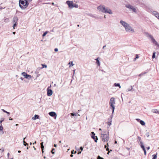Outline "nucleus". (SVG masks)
Instances as JSON below:
<instances>
[{
  "label": "nucleus",
  "mask_w": 159,
  "mask_h": 159,
  "mask_svg": "<svg viewBox=\"0 0 159 159\" xmlns=\"http://www.w3.org/2000/svg\"><path fill=\"white\" fill-rule=\"evenodd\" d=\"M126 149L128 150L129 151V155H130V151H129V149H130V148H128V147H126Z\"/></svg>",
  "instance_id": "nucleus-43"
},
{
  "label": "nucleus",
  "mask_w": 159,
  "mask_h": 159,
  "mask_svg": "<svg viewBox=\"0 0 159 159\" xmlns=\"http://www.w3.org/2000/svg\"><path fill=\"white\" fill-rule=\"evenodd\" d=\"M107 131H103L101 133V138L102 141L104 142H107L109 139V132H107Z\"/></svg>",
  "instance_id": "nucleus-3"
},
{
  "label": "nucleus",
  "mask_w": 159,
  "mask_h": 159,
  "mask_svg": "<svg viewBox=\"0 0 159 159\" xmlns=\"http://www.w3.org/2000/svg\"><path fill=\"white\" fill-rule=\"evenodd\" d=\"M153 14L154 15H158V19L159 20V13L156 11H153Z\"/></svg>",
  "instance_id": "nucleus-22"
},
{
  "label": "nucleus",
  "mask_w": 159,
  "mask_h": 159,
  "mask_svg": "<svg viewBox=\"0 0 159 159\" xmlns=\"http://www.w3.org/2000/svg\"><path fill=\"white\" fill-rule=\"evenodd\" d=\"M106 145H107V147L109 146V144H108V143H107Z\"/></svg>",
  "instance_id": "nucleus-63"
},
{
  "label": "nucleus",
  "mask_w": 159,
  "mask_h": 159,
  "mask_svg": "<svg viewBox=\"0 0 159 159\" xmlns=\"http://www.w3.org/2000/svg\"><path fill=\"white\" fill-rule=\"evenodd\" d=\"M57 146V144H54V147H56Z\"/></svg>",
  "instance_id": "nucleus-55"
},
{
  "label": "nucleus",
  "mask_w": 159,
  "mask_h": 159,
  "mask_svg": "<svg viewBox=\"0 0 159 159\" xmlns=\"http://www.w3.org/2000/svg\"><path fill=\"white\" fill-rule=\"evenodd\" d=\"M9 19L7 18L5 20V21L6 22H7L9 21Z\"/></svg>",
  "instance_id": "nucleus-46"
},
{
  "label": "nucleus",
  "mask_w": 159,
  "mask_h": 159,
  "mask_svg": "<svg viewBox=\"0 0 159 159\" xmlns=\"http://www.w3.org/2000/svg\"><path fill=\"white\" fill-rule=\"evenodd\" d=\"M22 75L28 80L30 79L31 78V76L30 75L27 74L25 72H22Z\"/></svg>",
  "instance_id": "nucleus-11"
},
{
  "label": "nucleus",
  "mask_w": 159,
  "mask_h": 159,
  "mask_svg": "<svg viewBox=\"0 0 159 159\" xmlns=\"http://www.w3.org/2000/svg\"><path fill=\"white\" fill-rule=\"evenodd\" d=\"M136 120L139 122L141 120L140 119H136Z\"/></svg>",
  "instance_id": "nucleus-48"
},
{
  "label": "nucleus",
  "mask_w": 159,
  "mask_h": 159,
  "mask_svg": "<svg viewBox=\"0 0 159 159\" xmlns=\"http://www.w3.org/2000/svg\"><path fill=\"white\" fill-rule=\"evenodd\" d=\"M139 57L138 54H136L135 56V57L134 58V60H135L136 59H138Z\"/></svg>",
  "instance_id": "nucleus-35"
},
{
  "label": "nucleus",
  "mask_w": 159,
  "mask_h": 159,
  "mask_svg": "<svg viewBox=\"0 0 159 159\" xmlns=\"http://www.w3.org/2000/svg\"><path fill=\"white\" fill-rule=\"evenodd\" d=\"M120 23L125 28L126 27L127 25L128 24L125 21H123L122 20H121L120 21Z\"/></svg>",
  "instance_id": "nucleus-12"
},
{
  "label": "nucleus",
  "mask_w": 159,
  "mask_h": 159,
  "mask_svg": "<svg viewBox=\"0 0 159 159\" xmlns=\"http://www.w3.org/2000/svg\"><path fill=\"white\" fill-rule=\"evenodd\" d=\"M39 116L37 115H35L33 117H32V119L33 120H35L38 119L39 118Z\"/></svg>",
  "instance_id": "nucleus-24"
},
{
  "label": "nucleus",
  "mask_w": 159,
  "mask_h": 159,
  "mask_svg": "<svg viewBox=\"0 0 159 159\" xmlns=\"http://www.w3.org/2000/svg\"><path fill=\"white\" fill-rule=\"evenodd\" d=\"M125 30L127 32H130L134 33V30L133 29L129 24H128L126 27L125 28Z\"/></svg>",
  "instance_id": "nucleus-7"
},
{
  "label": "nucleus",
  "mask_w": 159,
  "mask_h": 159,
  "mask_svg": "<svg viewBox=\"0 0 159 159\" xmlns=\"http://www.w3.org/2000/svg\"><path fill=\"white\" fill-rule=\"evenodd\" d=\"M68 64L69 65V67H71L74 65V64L73 63L72 61L69 62L68 63Z\"/></svg>",
  "instance_id": "nucleus-27"
},
{
  "label": "nucleus",
  "mask_w": 159,
  "mask_h": 159,
  "mask_svg": "<svg viewBox=\"0 0 159 159\" xmlns=\"http://www.w3.org/2000/svg\"><path fill=\"white\" fill-rule=\"evenodd\" d=\"M136 120L139 122L141 120L140 119H136Z\"/></svg>",
  "instance_id": "nucleus-47"
},
{
  "label": "nucleus",
  "mask_w": 159,
  "mask_h": 159,
  "mask_svg": "<svg viewBox=\"0 0 159 159\" xmlns=\"http://www.w3.org/2000/svg\"><path fill=\"white\" fill-rule=\"evenodd\" d=\"M42 66H43V67L42 68H46L47 67V66L45 64H42Z\"/></svg>",
  "instance_id": "nucleus-36"
},
{
  "label": "nucleus",
  "mask_w": 159,
  "mask_h": 159,
  "mask_svg": "<svg viewBox=\"0 0 159 159\" xmlns=\"http://www.w3.org/2000/svg\"><path fill=\"white\" fill-rule=\"evenodd\" d=\"M2 111L3 112H5V113H6V111H5V110H4V109H2Z\"/></svg>",
  "instance_id": "nucleus-53"
},
{
  "label": "nucleus",
  "mask_w": 159,
  "mask_h": 159,
  "mask_svg": "<svg viewBox=\"0 0 159 159\" xmlns=\"http://www.w3.org/2000/svg\"><path fill=\"white\" fill-rule=\"evenodd\" d=\"M149 37L151 38L152 42L155 44V46H159V44L152 35H150Z\"/></svg>",
  "instance_id": "nucleus-10"
},
{
  "label": "nucleus",
  "mask_w": 159,
  "mask_h": 159,
  "mask_svg": "<svg viewBox=\"0 0 159 159\" xmlns=\"http://www.w3.org/2000/svg\"><path fill=\"white\" fill-rule=\"evenodd\" d=\"M141 75H142V73H141V74H139V76H141Z\"/></svg>",
  "instance_id": "nucleus-56"
},
{
  "label": "nucleus",
  "mask_w": 159,
  "mask_h": 159,
  "mask_svg": "<svg viewBox=\"0 0 159 159\" xmlns=\"http://www.w3.org/2000/svg\"><path fill=\"white\" fill-rule=\"evenodd\" d=\"M138 144L140 145L141 148L142 149L145 147L143 142L139 143H138Z\"/></svg>",
  "instance_id": "nucleus-20"
},
{
  "label": "nucleus",
  "mask_w": 159,
  "mask_h": 159,
  "mask_svg": "<svg viewBox=\"0 0 159 159\" xmlns=\"http://www.w3.org/2000/svg\"><path fill=\"white\" fill-rule=\"evenodd\" d=\"M146 135L147 137H148L149 136V133L147 132L146 134Z\"/></svg>",
  "instance_id": "nucleus-41"
},
{
  "label": "nucleus",
  "mask_w": 159,
  "mask_h": 159,
  "mask_svg": "<svg viewBox=\"0 0 159 159\" xmlns=\"http://www.w3.org/2000/svg\"><path fill=\"white\" fill-rule=\"evenodd\" d=\"M146 148L147 149V150H148L150 149V148L149 146L148 147H146Z\"/></svg>",
  "instance_id": "nucleus-51"
},
{
  "label": "nucleus",
  "mask_w": 159,
  "mask_h": 159,
  "mask_svg": "<svg viewBox=\"0 0 159 159\" xmlns=\"http://www.w3.org/2000/svg\"><path fill=\"white\" fill-rule=\"evenodd\" d=\"M18 21V17L16 16H15L13 18L12 21L14 23L17 22Z\"/></svg>",
  "instance_id": "nucleus-15"
},
{
  "label": "nucleus",
  "mask_w": 159,
  "mask_h": 159,
  "mask_svg": "<svg viewBox=\"0 0 159 159\" xmlns=\"http://www.w3.org/2000/svg\"><path fill=\"white\" fill-rule=\"evenodd\" d=\"M49 115L52 117H54V116H56L55 118V119L56 118V114L54 112H50L49 113Z\"/></svg>",
  "instance_id": "nucleus-13"
},
{
  "label": "nucleus",
  "mask_w": 159,
  "mask_h": 159,
  "mask_svg": "<svg viewBox=\"0 0 159 159\" xmlns=\"http://www.w3.org/2000/svg\"><path fill=\"white\" fill-rule=\"evenodd\" d=\"M97 159H104L103 157H100L99 155H98L97 157Z\"/></svg>",
  "instance_id": "nucleus-38"
},
{
  "label": "nucleus",
  "mask_w": 159,
  "mask_h": 159,
  "mask_svg": "<svg viewBox=\"0 0 159 159\" xmlns=\"http://www.w3.org/2000/svg\"><path fill=\"white\" fill-rule=\"evenodd\" d=\"M41 148L42 150H43V149L44 148V147L43 145H41Z\"/></svg>",
  "instance_id": "nucleus-44"
},
{
  "label": "nucleus",
  "mask_w": 159,
  "mask_h": 159,
  "mask_svg": "<svg viewBox=\"0 0 159 159\" xmlns=\"http://www.w3.org/2000/svg\"><path fill=\"white\" fill-rule=\"evenodd\" d=\"M106 150L107 151H109V148L108 147H107L106 148Z\"/></svg>",
  "instance_id": "nucleus-52"
},
{
  "label": "nucleus",
  "mask_w": 159,
  "mask_h": 159,
  "mask_svg": "<svg viewBox=\"0 0 159 159\" xmlns=\"http://www.w3.org/2000/svg\"><path fill=\"white\" fill-rule=\"evenodd\" d=\"M97 9L102 13H108L110 14H112V12L111 10L107 7H106L104 5H100L97 7Z\"/></svg>",
  "instance_id": "nucleus-1"
},
{
  "label": "nucleus",
  "mask_w": 159,
  "mask_h": 159,
  "mask_svg": "<svg viewBox=\"0 0 159 159\" xmlns=\"http://www.w3.org/2000/svg\"><path fill=\"white\" fill-rule=\"evenodd\" d=\"M106 47V45H105L103 47H102V49H104V48Z\"/></svg>",
  "instance_id": "nucleus-58"
},
{
  "label": "nucleus",
  "mask_w": 159,
  "mask_h": 159,
  "mask_svg": "<svg viewBox=\"0 0 159 159\" xmlns=\"http://www.w3.org/2000/svg\"><path fill=\"white\" fill-rule=\"evenodd\" d=\"M25 138H26L25 137L23 139V143H24L23 144L24 145H25V146H28V144L26 143V142L24 140Z\"/></svg>",
  "instance_id": "nucleus-30"
},
{
  "label": "nucleus",
  "mask_w": 159,
  "mask_h": 159,
  "mask_svg": "<svg viewBox=\"0 0 159 159\" xmlns=\"http://www.w3.org/2000/svg\"><path fill=\"white\" fill-rule=\"evenodd\" d=\"M55 150V149L54 148H53L52 150V151H51L52 153L53 154H54L55 153L54 152H53V151H54Z\"/></svg>",
  "instance_id": "nucleus-45"
},
{
  "label": "nucleus",
  "mask_w": 159,
  "mask_h": 159,
  "mask_svg": "<svg viewBox=\"0 0 159 159\" xmlns=\"http://www.w3.org/2000/svg\"><path fill=\"white\" fill-rule=\"evenodd\" d=\"M152 112L154 113H158V111L157 109H152Z\"/></svg>",
  "instance_id": "nucleus-28"
},
{
  "label": "nucleus",
  "mask_w": 159,
  "mask_h": 159,
  "mask_svg": "<svg viewBox=\"0 0 159 159\" xmlns=\"http://www.w3.org/2000/svg\"><path fill=\"white\" fill-rule=\"evenodd\" d=\"M74 150H73L71 151V154H73L74 153Z\"/></svg>",
  "instance_id": "nucleus-57"
},
{
  "label": "nucleus",
  "mask_w": 159,
  "mask_h": 159,
  "mask_svg": "<svg viewBox=\"0 0 159 159\" xmlns=\"http://www.w3.org/2000/svg\"><path fill=\"white\" fill-rule=\"evenodd\" d=\"M48 33V31H46L45 33H44L43 35H42V36L43 37H44L46 35V34Z\"/></svg>",
  "instance_id": "nucleus-37"
},
{
  "label": "nucleus",
  "mask_w": 159,
  "mask_h": 159,
  "mask_svg": "<svg viewBox=\"0 0 159 159\" xmlns=\"http://www.w3.org/2000/svg\"><path fill=\"white\" fill-rule=\"evenodd\" d=\"M155 54H156V52H153L152 55V58H155Z\"/></svg>",
  "instance_id": "nucleus-33"
},
{
  "label": "nucleus",
  "mask_w": 159,
  "mask_h": 159,
  "mask_svg": "<svg viewBox=\"0 0 159 159\" xmlns=\"http://www.w3.org/2000/svg\"><path fill=\"white\" fill-rule=\"evenodd\" d=\"M139 123L142 125L144 126L145 125V123L143 120H141L139 122Z\"/></svg>",
  "instance_id": "nucleus-26"
},
{
  "label": "nucleus",
  "mask_w": 159,
  "mask_h": 159,
  "mask_svg": "<svg viewBox=\"0 0 159 159\" xmlns=\"http://www.w3.org/2000/svg\"><path fill=\"white\" fill-rule=\"evenodd\" d=\"M41 145H43V142H41L40 143Z\"/></svg>",
  "instance_id": "nucleus-59"
},
{
  "label": "nucleus",
  "mask_w": 159,
  "mask_h": 159,
  "mask_svg": "<svg viewBox=\"0 0 159 159\" xmlns=\"http://www.w3.org/2000/svg\"><path fill=\"white\" fill-rule=\"evenodd\" d=\"M4 151V149H2V150H1V149H0V152H3Z\"/></svg>",
  "instance_id": "nucleus-49"
},
{
  "label": "nucleus",
  "mask_w": 159,
  "mask_h": 159,
  "mask_svg": "<svg viewBox=\"0 0 159 159\" xmlns=\"http://www.w3.org/2000/svg\"><path fill=\"white\" fill-rule=\"evenodd\" d=\"M99 57H97L96 59H95V60L96 61V63L97 64L98 66H99L100 64V61L99 60Z\"/></svg>",
  "instance_id": "nucleus-18"
},
{
  "label": "nucleus",
  "mask_w": 159,
  "mask_h": 159,
  "mask_svg": "<svg viewBox=\"0 0 159 159\" xmlns=\"http://www.w3.org/2000/svg\"><path fill=\"white\" fill-rule=\"evenodd\" d=\"M125 7L130 10H131L133 12H134L135 13L137 12V10L136 9L134 8L133 6L130 5L128 4L125 6Z\"/></svg>",
  "instance_id": "nucleus-6"
},
{
  "label": "nucleus",
  "mask_w": 159,
  "mask_h": 159,
  "mask_svg": "<svg viewBox=\"0 0 159 159\" xmlns=\"http://www.w3.org/2000/svg\"><path fill=\"white\" fill-rule=\"evenodd\" d=\"M52 94V91L51 89H48L47 92V95L48 96H51Z\"/></svg>",
  "instance_id": "nucleus-16"
},
{
  "label": "nucleus",
  "mask_w": 159,
  "mask_h": 159,
  "mask_svg": "<svg viewBox=\"0 0 159 159\" xmlns=\"http://www.w3.org/2000/svg\"><path fill=\"white\" fill-rule=\"evenodd\" d=\"M6 113H7V114H8V115H9L10 114V112H7V111H6Z\"/></svg>",
  "instance_id": "nucleus-54"
},
{
  "label": "nucleus",
  "mask_w": 159,
  "mask_h": 159,
  "mask_svg": "<svg viewBox=\"0 0 159 159\" xmlns=\"http://www.w3.org/2000/svg\"><path fill=\"white\" fill-rule=\"evenodd\" d=\"M83 148L82 147H80V150H81V151H80V154H81V151L83 150Z\"/></svg>",
  "instance_id": "nucleus-42"
},
{
  "label": "nucleus",
  "mask_w": 159,
  "mask_h": 159,
  "mask_svg": "<svg viewBox=\"0 0 159 159\" xmlns=\"http://www.w3.org/2000/svg\"><path fill=\"white\" fill-rule=\"evenodd\" d=\"M137 141L138 143H139L143 142L141 137L139 136H138V137H137Z\"/></svg>",
  "instance_id": "nucleus-19"
},
{
  "label": "nucleus",
  "mask_w": 159,
  "mask_h": 159,
  "mask_svg": "<svg viewBox=\"0 0 159 159\" xmlns=\"http://www.w3.org/2000/svg\"><path fill=\"white\" fill-rule=\"evenodd\" d=\"M18 25V23L17 22H16V23H14L12 27H13V29H15V27H16V26Z\"/></svg>",
  "instance_id": "nucleus-32"
},
{
  "label": "nucleus",
  "mask_w": 159,
  "mask_h": 159,
  "mask_svg": "<svg viewBox=\"0 0 159 159\" xmlns=\"http://www.w3.org/2000/svg\"><path fill=\"white\" fill-rule=\"evenodd\" d=\"M58 51V49L57 48H56L54 49V51L55 52H57Z\"/></svg>",
  "instance_id": "nucleus-50"
},
{
  "label": "nucleus",
  "mask_w": 159,
  "mask_h": 159,
  "mask_svg": "<svg viewBox=\"0 0 159 159\" xmlns=\"http://www.w3.org/2000/svg\"><path fill=\"white\" fill-rule=\"evenodd\" d=\"M137 4L143 5L142 2L139 0H133Z\"/></svg>",
  "instance_id": "nucleus-14"
},
{
  "label": "nucleus",
  "mask_w": 159,
  "mask_h": 159,
  "mask_svg": "<svg viewBox=\"0 0 159 159\" xmlns=\"http://www.w3.org/2000/svg\"><path fill=\"white\" fill-rule=\"evenodd\" d=\"M31 0H20L19 6L22 9H24L27 7L29 4V2H30Z\"/></svg>",
  "instance_id": "nucleus-2"
},
{
  "label": "nucleus",
  "mask_w": 159,
  "mask_h": 159,
  "mask_svg": "<svg viewBox=\"0 0 159 159\" xmlns=\"http://www.w3.org/2000/svg\"><path fill=\"white\" fill-rule=\"evenodd\" d=\"M109 152H111L112 151V150L111 149H110V150L109 149Z\"/></svg>",
  "instance_id": "nucleus-60"
},
{
  "label": "nucleus",
  "mask_w": 159,
  "mask_h": 159,
  "mask_svg": "<svg viewBox=\"0 0 159 159\" xmlns=\"http://www.w3.org/2000/svg\"><path fill=\"white\" fill-rule=\"evenodd\" d=\"M157 152H156V154L153 155L152 156V159H157Z\"/></svg>",
  "instance_id": "nucleus-21"
},
{
  "label": "nucleus",
  "mask_w": 159,
  "mask_h": 159,
  "mask_svg": "<svg viewBox=\"0 0 159 159\" xmlns=\"http://www.w3.org/2000/svg\"><path fill=\"white\" fill-rule=\"evenodd\" d=\"M9 120H12V118H9Z\"/></svg>",
  "instance_id": "nucleus-61"
},
{
  "label": "nucleus",
  "mask_w": 159,
  "mask_h": 159,
  "mask_svg": "<svg viewBox=\"0 0 159 159\" xmlns=\"http://www.w3.org/2000/svg\"><path fill=\"white\" fill-rule=\"evenodd\" d=\"M114 85L115 87H118L120 89L121 88V86L119 83H115L114 84Z\"/></svg>",
  "instance_id": "nucleus-23"
},
{
  "label": "nucleus",
  "mask_w": 159,
  "mask_h": 159,
  "mask_svg": "<svg viewBox=\"0 0 159 159\" xmlns=\"http://www.w3.org/2000/svg\"><path fill=\"white\" fill-rule=\"evenodd\" d=\"M142 149H143V152H144V154L145 155H146V150L145 149V148H142Z\"/></svg>",
  "instance_id": "nucleus-34"
},
{
  "label": "nucleus",
  "mask_w": 159,
  "mask_h": 159,
  "mask_svg": "<svg viewBox=\"0 0 159 159\" xmlns=\"http://www.w3.org/2000/svg\"><path fill=\"white\" fill-rule=\"evenodd\" d=\"M114 159H119L117 157H115L114 158Z\"/></svg>",
  "instance_id": "nucleus-64"
},
{
  "label": "nucleus",
  "mask_w": 159,
  "mask_h": 159,
  "mask_svg": "<svg viewBox=\"0 0 159 159\" xmlns=\"http://www.w3.org/2000/svg\"><path fill=\"white\" fill-rule=\"evenodd\" d=\"M66 4L68 6L69 8L71 9L73 7L78 8V5L75 4H74L72 1H67L66 2Z\"/></svg>",
  "instance_id": "nucleus-5"
},
{
  "label": "nucleus",
  "mask_w": 159,
  "mask_h": 159,
  "mask_svg": "<svg viewBox=\"0 0 159 159\" xmlns=\"http://www.w3.org/2000/svg\"><path fill=\"white\" fill-rule=\"evenodd\" d=\"M134 90H133V87L132 86H130V88L128 89V91H133Z\"/></svg>",
  "instance_id": "nucleus-29"
},
{
  "label": "nucleus",
  "mask_w": 159,
  "mask_h": 159,
  "mask_svg": "<svg viewBox=\"0 0 159 159\" xmlns=\"http://www.w3.org/2000/svg\"><path fill=\"white\" fill-rule=\"evenodd\" d=\"M107 145H105L104 146V148H107Z\"/></svg>",
  "instance_id": "nucleus-62"
},
{
  "label": "nucleus",
  "mask_w": 159,
  "mask_h": 159,
  "mask_svg": "<svg viewBox=\"0 0 159 159\" xmlns=\"http://www.w3.org/2000/svg\"><path fill=\"white\" fill-rule=\"evenodd\" d=\"M148 71H149V70L147 69V70H146L145 71H144V72H142L141 73L142 74V75H143L147 73Z\"/></svg>",
  "instance_id": "nucleus-31"
},
{
  "label": "nucleus",
  "mask_w": 159,
  "mask_h": 159,
  "mask_svg": "<svg viewBox=\"0 0 159 159\" xmlns=\"http://www.w3.org/2000/svg\"><path fill=\"white\" fill-rule=\"evenodd\" d=\"M115 104V99L114 98H111L110 100L109 105L110 108L112 110V114L114 113L115 106L114 104Z\"/></svg>",
  "instance_id": "nucleus-4"
},
{
  "label": "nucleus",
  "mask_w": 159,
  "mask_h": 159,
  "mask_svg": "<svg viewBox=\"0 0 159 159\" xmlns=\"http://www.w3.org/2000/svg\"><path fill=\"white\" fill-rule=\"evenodd\" d=\"M113 114H112L110 117L108 119V121L107 123V125L110 126L111 125L112 119L113 117Z\"/></svg>",
  "instance_id": "nucleus-9"
},
{
  "label": "nucleus",
  "mask_w": 159,
  "mask_h": 159,
  "mask_svg": "<svg viewBox=\"0 0 159 159\" xmlns=\"http://www.w3.org/2000/svg\"><path fill=\"white\" fill-rule=\"evenodd\" d=\"M3 129V127L2 126V125L1 124V125L0 126V131L2 130Z\"/></svg>",
  "instance_id": "nucleus-40"
},
{
  "label": "nucleus",
  "mask_w": 159,
  "mask_h": 159,
  "mask_svg": "<svg viewBox=\"0 0 159 159\" xmlns=\"http://www.w3.org/2000/svg\"><path fill=\"white\" fill-rule=\"evenodd\" d=\"M4 118H1V120L0 121V124L1 125L2 124L1 123L4 120Z\"/></svg>",
  "instance_id": "nucleus-39"
},
{
  "label": "nucleus",
  "mask_w": 159,
  "mask_h": 159,
  "mask_svg": "<svg viewBox=\"0 0 159 159\" xmlns=\"http://www.w3.org/2000/svg\"><path fill=\"white\" fill-rule=\"evenodd\" d=\"M70 115L71 116H76V117L78 116H80V115L79 114H78V113H71L70 114Z\"/></svg>",
  "instance_id": "nucleus-25"
},
{
  "label": "nucleus",
  "mask_w": 159,
  "mask_h": 159,
  "mask_svg": "<svg viewBox=\"0 0 159 159\" xmlns=\"http://www.w3.org/2000/svg\"><path fill=\"white\" fill-rule=\"evenodd\" d=\"M95 134L93 132H91V137L93 139L95 142L97 143L98 140V138L97 136L95 135Z\"/></svg>",
  "instance_id": "nucleus-8"
},
{
  "label": "nucleus",
  "mask_w": 159,
  "mask_h": 159,
  "mask_svg": "<svg viewBox=\"0 0 159 159\" xmlns=\"http://www.w3.org/2000/svg\"><path fill=\"white\" fill-rule=\"evenodd\" d=\"M90 16L93 17V18H95V19H97V20H98V19H102V17L101 16L100 17H98V16H94V15H92V14H91L90 15Z\"/></svg>",
  "instance_id": "nucleus-17"
}]
</instances>
